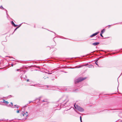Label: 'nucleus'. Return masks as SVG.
<instances>
[{"label":"nucleus","mask_w":122,"mask_h":122,"mask_svg":"<svg viewBox=\"0 0 122 122\" xmlns=\"http://www.w3.org/2000/svg\"><path fill=\"white\" fill-rule=\"evenodd\" d=\"M86 79V78H82V77H79L78 78V79L75 80V83L76 84L79 82L81 81Z\"/></svg>","instance_id":"obj_1"},{"label":"nucleus","mask_w":122,"mask_h":122,"mask_svg":"<svg viewBox=\"0 0 122 122\" xmlns=\"http://www.w3.org/2000/svg\"><path fill=\"white\" fill-rule=\"evenodd\" d=\"M75 108L77 109L78 111L80 112H82L84 111V110L83 108L75 104L74 105Z\"/></svg>","instance_id":"obj_2"},{"label":"nucleus","mask_w":122,"mask_h":122,"mask_svg":"<svg viewBox=\"0 0 122 122\" xmlns=\"http://www.w3.org/2000/svg\"><path fill=\"white\" fill-rule=\"evenodd\" d=\"M22 115L23 116H24L25 117H27L28 115V112H26V113L24 112L22 113Z\"/></svg>","instance_id":"obj_3"},{"label":"nucleus","mask_w":122,"mask_h":122,"mask_svg":"<svg viewBox=\"0 0 122 122\" xmlns=\"http://www.w3.org/2000/svg\"><path fill=\"white\" fill-rule=\"evenodd\" d=\"M99 33V32H96V33H95L94 34H93L91 36H90V37H92L93 36H96V35H97Z\"/></svg>","instance_id":"obj_4"},{"label":"nucleus","mask_w":122,"mask_h":122,"mask_svg":"<svg viewBox=\"0 0 122 122\" xmlns=\"http://www.w3.org/2000/svg\"><path fill=\"white\" fill-rule=\"evenodd\" d=\"M99 44V42H97L93 43L92 44V45L94 46H96L97 45H98Z\"/></svg>","instance_id":"obj_5"},{"label":"nucleus","mask_w":122,"mask_h":122,"mask_svg":"<svg viewBox=\"0 0 122 122\" xmlns=\"http://www.w3.org/2000/svg\"><path fill=\"white\" fill-rule=\"evenodd\" d=\"M3 100V103H5L6 105H7L9 103L7 101H6L5 100H4V99Z\"/></svg>","instance_id":"obj_6"},{"label":"nucleus","mask_w":122,"mask_h":122,"mask_svg":"<svg viewBox=\"0 0 122 122\" xmlns=\"http://www.w3.org/2000/svg\"><path fill=\"white\" fill-rule=\"evenodd\" d=\"M105 31V30L104 29H103L101 31L102 34Z\"/></svg>","instance_id":"obj_7"},{"label":"nucleus","mask_w":122,"mask_h":122,"mask_svg":"<svg viewBox=\"0 0 122 122\" xmlns=\"http://www.w3.org/2000/svg\"><path fill=\"white\" fill-rule=\"evenodd\" d=\"M24 75H22L21 76V79H22V78H25V77H23V76Z\"/></svg>","instance_id":"obj_8"},{"label":"nucleus","mask_w":122,"mask_h":122,"mask_svg":"<svg viewBox=\"0 0 122 122\" xmlns=\"http://www.w3.org/2000/svg\"><path fill=\"white\" fill-rule=\"evenodd\" d=\"M69 87H68V88H66V89H62V90H66V91H67V89H68L69 88Z\"/></svg>","instance_id":"obj_9"},{"label":"nucleus","mask_w":122,"mask_h":122,"mask_svg":"<svg viewBox=\"0 0 122 122\" xmlns=\"http://www.w3.org/2000/svg\"><path fill=\"white\" fill-rule=\"evenodd\" d=\"M11 23L12 25H15V24L13 22V21H12L11 22Z\"/></svg>","instance_id":"obj_10"},{"label":"nucleus","mask_w":122,"mask_h":122,"mask_svg":"<svg viewBox=\"0 0 122 122\" xmlns=\"http://www.w3.org/2000/svg\"><path fill=\"white\" fill-rule=\"evenodd\" d=\"M14 106L15 107H16L17 108H18L19 107V106H18L16 105H15Z\"/></svg>","instance_id":"obj_11"},{"label":"nucleus","mask_w":122,"mask_h":122,"mask_svg":"<svg viewBox=\"0 0 122 122\" xmlns=\"http://www.w3.org/2000/svg\"><path fill=\"white\" fill-rule=\"evenodd\" d=\"M82 66H80L78 67H76V68H80L81 67H82Z\"/></svg>","instance_id":"obj_12"},{"label":"nucleus","mask_w":122,"mask_h":122,"mask_svg":"<svg viewBox=\"0 0 122 122\" xmlns=\"http://www.w3.org/2000/svg\"><path fill=\"white\" fill-rule=\"evenodd\" d=\"M0 8L2 9H4L3 7L2 6H1L0 7Z\"/></svg>","instance_id":"obj_13"},{"label":"nucleus","mask_w":122,"mask_h":122,"mask_svg":"<svg viewBox=\"0 0 122 122\" xmlns=\"http://www.w3.org/2000/svg\"><path fill=\"white\" fill-rule=\"evenodd\" d=\"M11 105L12 106H11V107H14V106H13V103H12L11 102Z\"/></svg>","instance_id":"obj_14"},{"label":"nucleus","mask_w":122,"mask_h":122,"mask_svg":"<svg viewBox=\"0 0 122 122\" xmlns=\"http://www.w3.org/2000/svg\"><path fill=\"white\" fill-rule=\"evenodd\" d=\"M52 73H46L44 75H45V76H46V74H51Z\"/></svg>","instance_id":"obj_15"},{"label":"nucleus","mask_w":122,"mask_h":122,"mask_svg":"<svg viewBox=\"0 0 122 122\" xmlns=\"http://www.w3.org/2000/svg\"><path fill=\"white\" fill-rule=\"evenodd\" d=\"M80 120L81 122H82L81 117V116H80Z\"/></svg>","instance_id":"obj_16"},{"label":"nucleus","mask_w":122,"mask_h":122,"mask_svg":"<svg viewBox=\"0 0 122 122\" xmlns=\"http://www.w3.org/2000/svg\"><path fill=\"white\" fill-rule=\"evenodd\" d=\"M97 61H96L95 62V63L98 66V65L97 64Z\"/></svg>","instance_id":"obj_17"},{"label":"nucleus","mask_w":122,"mask_h":122,"mask_svg":"<svg viewBox=\"0 0 122 122\" xmlns=\"http://www.w3.org/2000/svg\"><path fill=\"white\" fill-rule=\"evenodd\" d=\"M42 102H46V100H43L42 101Z\"/></svg>","instance_id":"obj_18"},{"label":"nucleus","mask_w":122,"mask_h":122,"mask_svg":"<svg viewBox=\"0 0 122 122\" xmlns=\"http://www.w3.org/2000/svg\"><path fill=\"white\" fill-rule=\"evenodd\" d=\"M102 33H101V34H100V35L102 37H103V36L102 35Z\"/></svg>","instance_id":"obj_19"},{"label":"nucleus","mask_w":122,"mask_h":122,"mask_svg":"<svg viewBox=\"0 0 122 122\" xmlns=\"http://www.w3.org/2000/svg\"><path fill=\"white\" fill-rule=\"evenodd\" d=\"M18 28V27H17L15 29V30H14V31H15L16 30V29H17V28Z\"/></svg>","instance_id":"obj_20"},{"label":"nucleus","mask_w":122,"mask_h":122,"mask_svg":"<svg viewBox=\"0 0 122 122\" xmlns=\"http://www.w3.org/2000/svg\"><path fill=\"white\" fill-rule=\"evenodd\" d=\"M19 111H20V110H17V113H19Z\"/></svg>","instance_id":"obj_21"},{"label":"nucleus","mask_w":122,"mask_h":122,"mask_svg":"<svg viewBox=\"0 0 122 122\" xmlns=\"http://www.w3.org/2000/svg\"><path fill=\"white\" fill-rule=\"evenodd\" d=\"M14 26H15V27H16V26H17V25H15H15H14Z\"/></svg>","instance_id":"obj_22"},{"label":"nucleus","mask_w":122,"mask_h":122,"mask_svg":"<svg viewBox=\"0 0 122 122\" xmlns=\"http://www.w3.org/2000/svg\"><path fill=\"white\" fill-rule=\"evenodd\" d=\"M93 66L92 65H90L89 66V67H91L92 66Z\"/></svg>","instance_id":"obj_23"},{"label":"nucleus","mask_w":122,"mask_h":122,"mask_svg":"<svg viewBox=\"0 0 122 122\" xmlns=\"http://www.w3.org/2000/svg\"><path fill=\"white\" fill-rule=\"evenodd\" d=\"M87 65H88V64H86V65H83V66H86Z\"/></svg>","instance_id":"obj_24"},{"label":"nucleus","mask_w":122,"mask_h":122,"mask_svg":"<svg viewBox=\"0 0 122 122\" xmlns=\"http://www.w3.org/2000/svg\"><path fill=\"white\" fill-rule=\"evenodd\" d=\"M5 10H6V14H7V10H5Z\"/></svg>","instance_id":"obj_25"},{"label":"nucleus","mask_w":122,"mask_h":122,"mask_svg":"<svg viewBox=\"0 0 122 122\" xmlns=\"http://www.w3.org/2000/svg\"><path fill=\"white\" fill-rule=\"evenodd\" d=\"M48 78V77H46V78H44V79H46V78Z\"/></svg>","instance_id":"obj_26"},{"label":"nucleus","mask_w":122,"mask_h":122,"mask_svg":"<svg viewBox=\"0 0 122 122\" xmlns=\"http://www.w3.org/2000/svg\"><path fill=\"white\" fill-rule=\"evenodd\" d=\"M29 81V79H27V81Z\"/></svg>","instance_id":"obj_27"},{"label":"nucleus","mask_w":122,"mask_h":122,"mask_svg":"<svg viewBox=\"0 0 122 122\" xmlns=\"http://www.w3.org/2000/svg\"><path fill=\"white\" fill-rule=\"evenodd\" d=\"M19 70V69H17V71H18Z\"/></svg>","instance_id":"obj_28"},{"label":"nucleus","mask_w":122,"mask_h":122,"mask_svg":"<svg viewBox=\"0 0 122 122\" xmlns=\"http://www.w3.org/2000/svg\"><path fill=\"white\" fill-rule=\"evenodd\" d=\"M111 26V25H108V26Z\"/></svg>","instance_id":"obj_29"},{"label":"nucleus","mask_w":122,"mask_h":122,"mask_svg":"<svg viewBox=\"0 0 122 122\" xmlns=\"http://www.w3.org/2000/svg\"><path fill=\"white\" fill-rule=\"evenodd\" d=\"M121 121L122 122V121Z\"/></svg>","instance_id":"obj_30"},{"label":"nucleus","mask_w":122,"mask_h":122,"mask_svg":"<svg viewBox=\"0 0 122 122\" xmlns=\"http://www.w3.org/2000/svg\"><path fill=\"white\" fill-rule=\"evenodd\" d=\"M122 74V73L121 74Z\"/></svg>","instance_id":"obj_31"}]
</instances>
